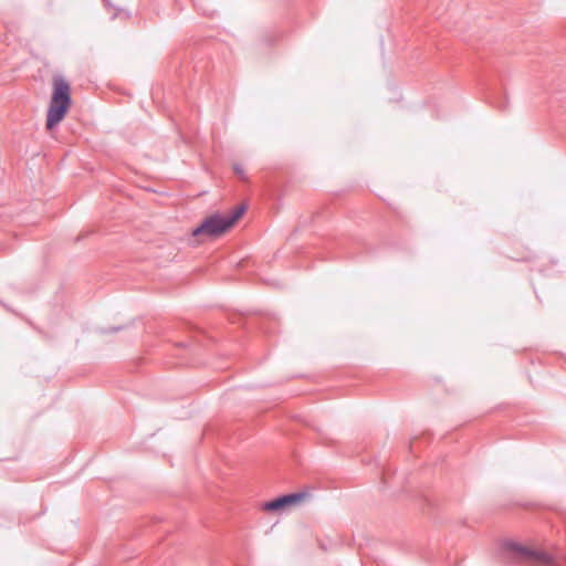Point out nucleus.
Wrapping results in <instances>:
<instances>
[{
  "instance_id": "nucleus-1",
  "label": "nucleus",
  "mask_w": 566,
  "mask_h": 566,
  "mask_svg": "<svg viewBox=\"0 0 566 566\" xmlns=\"http://www.w3.org/2000/svg\"><path fill=\"white\" fill-rule=\"evenodd\" d=\"M71 106V92L69 84L62 78H55L53 92L46 112L45 127L55 128L66 116Z\"/></svg>"
},
{
  "instance_id": "nucleus-2",
  "label": "nucleus",
  "mask_w": 566,
  "mask_h": 566,
  "mask_svg": "<svg viewBox=\"0 0 566 566\" xmlns=\"http://www.w3.org/2000/svg\"><path fill=\"white\" fill-rule=\"evenodd\" d=\"M244 207H238L229 216L219 213L206 218L202 223L193 229V237L217 238L228 231L243 214Z\"/></svg>"
},
{
  "instance_id": "nucleus-3",
  "label": "nucleus",
  "mask_w": 566,
  "mask_h": 566,
  "mask_svg": "<svg viewBox=\"0 0 566 566\" xmlns=\"http://www.w3.org/2000/svg\"><path fill=\"white\" fill-rule=\"evenodd\" d=\"M507 549L514 554L517 562L527 563L531 566H553L554 558L551 554L522 546L516 543H509Z\"/></svg>"
},
{
  "instance_id": "nucleus-4",
  "label": "nucleus",
  "mask_w": 566,
  "mask_h": 566,
  "mask_svg": "<svg viewBox=\"0 0 566 566\" xmlns=\"http://www.w3.org/2000/svg\"><path fill=\"white\" fill-rule=\"evenodd\" d=\"M284 507H285V505L283 504V501L281 497H277L273 501L266 502L263 505V510L269 511V512L280 511Z\"/></svg>"
},
{
  "instance_id": "nucleus-5",
  "label": "nucleus",
  "mask_w": 566,
  "mask_h": 566,
  "mask_svg": "<svg viewBox=\"0 0 566 566\" xmlns=\"http://www.w3.org/2000/svg\"><path fill=\"white\" fill-rule=\"evenodd\" d=\"M280 497L282 499L283 504L286 507L292 504L298 503L304 497V495L302 493H292V494H286V495L280 496Z\"/></svg>"
},
{
  "instance_id": "nucleus-6",
  "label": "nucleus",
  "mask_w": 566,
  "mask_h": 566,
  "mask_svg": "<svg viewBox=\"0 0 566 566\" xmlns=\"http://www.w3.org/2000/svg\"><path fill=\"white\" fill-rule=\"evenodd\" d=\"M233 170H234L235 175H237L240 179L245 180L244 170H243V168H242L240 165H238V164H237V165H234V166H233Z\"/></svg>"
}]
</instances>
